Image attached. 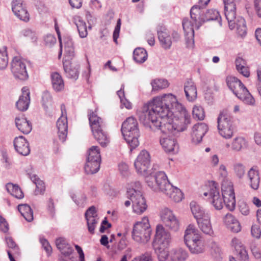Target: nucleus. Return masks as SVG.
I'll use <instances>...</instances> for the list:
<instances>
[{
    "mask_svg": "<svg viewBox=\"0 0 261 261\" xmlns=\"http://www.w3.org/2000/svg\"><path fill=\"white\" fill-rule=\"evenodd\" d=\"M149 105L160 121H162V132H183L190 123V116L187 111L172 94L155 97Z\"/></svg>",
    "mask_w": 261,
    "mask_h": 261,
    "instance_id": "obj_1",
    "label": "nucleus"
},
{
    "mask_svg": "<svg viewBox=\"0 0 261 261\" xmlns=\"http://www.w3.org/2000/svg\"><path fill=\"white\" fill-rule=\"evenodd\" d=\"M257 81L256 87L259 95L261 96V67L258 66L256 69Z\"/></svg>",
    "mask_w": 261,
    "mask_h": 261,
    "instance_id": "obj_60",
    "label": "nucleus"
},
{
    "mask_svg": "<svg viewBox=\"0 0 261 261\" xmlns=\"http://www.w3.org/2000/svg\"><path fill=\"white\" fill-rule=\"evenodd\" d=\"M51 84L53 89L57 92L64 89V83L61 75L58 72H54L51 74Z\"/></svg>",
    "mask_w": 261,
    "mask_h": 261,
    "instance_id": "obj_40",
    "label": "nucleus"
},
{
    "mask_svg": "<svg viewBox=\"0 0 261 261\" xmlns=\"http://www.w3.org/2000/svg\"><path fill=\"white\" fill-rule=\"evenodd\" d=\"M89 120L92 132L102 128H105V124L100 117L93 112L89 114ZM97 134L96 132H95Z\"/></svg>",
    "mask_w": 261,
    "mask_h": 261,
    "instance_id": "obj_29",
    "label": "nucleus"
},
{
    "mask_svg": "<svg viewBox=\"0 0 261 261\" xmlns=\"http://www.w3.org/2000/svg\"><path fill=\"white\" fill-rule=\"evenodd\" d=\"M121 130L130 151H132L139 144L138 138L140 134L137 120L133 117L127 118L122 123Z\"/></svg>",
    "mask_w": 261,
    "mask_h": 261,
    "instance_id": "obj_3",
    "label": "nucleus"
},
{
    "mask_svg": "<svg viewBox=\"0 0 261 261\" xmlns=\"http://www.w3.org/2000/svg\"><path fill=\"white\" fill-rule=\"evenodd\" d=\"M184 241L192 254L203 252L204 245L199 231L193 225H189L185 231Z\"/></svg>",
    "mask_w": 261,
    "mask_h": 261,
    "instance_id": "obj_4",
    "label": "nucleus"
},
{
    "mask_svg": "<svg viewBox=\"0 0 261 261\" xmlns=\"http://www.w3.org/2000/svg\"><path fill=\"white\" fill-rule=\"evenodd\" d=\"M30 103V92L29 88L24 87L21 89V94L16 102V107L20 111H27Z\"/></svg>",
    "mask_w": 261,
    "mask_h": 261,
    "instance_id": "obj_23",
    "label": "nucleus"
},
{
    "mask_svg": "<svg viewBox=\"0 0 261 261\" xmlns=\"http://www.w3.org/2000/svg\"><path fill=\"white\" fill-rule=\"evenodd\" d=\"M141 184L138 181L132 182L128 185L127 188V195L128 197L135 196L139 193H142Z\"/></svg>",
    "mask_w": 261,
    "mask_h": 261,
    "instance_id": "obj_44",
    "label": "nucleus"
},
{
    "mask_svg": "<svg viewBox=\"0 0 261 261\" xmlns=\"http://www.w3.org/2000/svg\"><path fill=\"white\" fill-rule=\"evenodd\" d=\"M189 256L186 250L182 248H176L171 250L168 261H186Z\"/></svg>",
    "mask_w": 261,
    "mask_h": 261,
    "instance_id": "obj_33",
    "label": "nucleus"
},
{
    "mask_svg": "<svg viewBox=\"0 0 261 261\" xmlns=\"http://www.w3.org/2000/svg\"><path fill=\"white\" fill-rule=\"evenodd\" d=\"M247 142L246 140L242 137L235 138L231 143V149L234 151H240L242 149L246 147Z\"/></svg>",
    "mask_w": 261,
    "mask_h": 261,
    "instance_id": "obj_46",
    "label": "nucleus"
},
{
    "mask_svg": "<svg viewBox=\"0 0 261 261\" xmlns=\"http://www.w3.org/2000/svg\"><path fill=\"white\" fill-rule=\"evenodd\" d=\"M64 47L65 59H72L74 56V48L72 39L69 36L63 38L62 40V47Z\"/></svg>",
    "mask_w": 261,
    "mask_h": 261,
    "instance_id": "obj_34",
    "label": "nucleus"
},
{
    "mask_svg": "<svg viewBox=\"0 0 261 261\" xmlns=\"http://www.w3.org/2000/svg\"><path fill=\"white\" fill-rule=\"evenodd\" d=\"M72 199L74 202L79 206L84 207L86 203V197L81 195L80 196H77L75 194H72Z\"/></svg>",
    "mask_w": 261,
    "mask_h": 261,
    "instance_id": "obj_56",
    "label": "nucleus"
},
{
    "mask_svg": "<svg viewBox=\"0 0 261 261\" xmlns=\"http://www.w3.org/2000/svg\"><path fill=\"white\" fill-rule=\"evenodd\" d=\"M132 201L134 213L141 214L146 210L147 205L142 193H139L135 196L128 197Z\"/></svg>",
    "mask_w": 261,
    "mask_h": 261,
    "instance_id": "obj_24",
    "label": "nucleus"
},
{
    "mask_svg": "<svg viewBox=\"0 0 261 261\" xmlns=\"http://www.w3.org/2000/svg\"><path fill=\"white\" fill-rule=\"evenodd\" d=\"M160 216L167 227L175 231L178 229L179 221L170 210L168 208H163L161 212Z\"/></svg>",
    "mask_w": 261,
    "mask_h": 261,
    "instance_id": "obj_18",
    "label": "nucleus"
},
{
    "mask_svg": "<svg viewBox=\"0 0 261 261\" xmlns=\"http://www.w3.org/2000/svg\"><path fill=\"white\" fill-rule=\"evenodd\" d=\"M152 92H157L169 86L167 80L165 79H155L151 82Z\"/></svg>",
    "mask_w": 261,
    "mask_h": 261,
    "instance_id": "obj_49",
    "label": "nucleus"
},
{
    "mask_svg": "<svg viewBox=\"0 0 261 261\" xmlns=\"http://www.w3.org/2000/svg\"><path fill=\"white\" fill-rule=\"evenodd\" d=\"M13 143L16 151L20 154L25 156L30 153L29 144L24 137H16Z\"/></svg>",
    "mask_w": 261,
    "mask_h": 261,
    "instance_id": "obj_26",
    "label": "nucleus"
},
{
    "mask_svg": "<svg viewBox=\"0 0 261 261\" xmlns=\"http://www.w3.org/2000/svg\"><path fill=\"white\" fill-rule=\"evenodd\" d=\"M31 179L36 185L35 192L36 194H43L45 189L43 181L36 175L31 176Z\"/></svg>",
    "mask_w": 261,
    "mask_h": 261,
    "instance_id": "obj_51",
    "label": "nucleus"
},
{
    "mask_svg": "<svg viewBox=\"0 0 261 261\" xmlns=\"http://www.w3.org/2000/svg\"><path fill=\"white\" fill-rule=\"evenodd\" d=\"M178 132L177 130L175 132L173 130L172 132L169 131L162 132L164 134L161 137L160 142L162 148L166 152L175 153L177 152L178 144L176 139L170 134L175 135Z\"/></svg>",
    "mask_w": 261,
    "mask_h": 261,
    "instance_id": "obj_14",
    "label": "nucleus"
},
{
    "mask_svg": "<svg viewBox=\"0 0 261 261\" xmlns=\"http://www.w3.org/2000/svg\"><path fill=\"white\" fill-rule=\"evenodd\" d=\"M217 127L221 136L226 139H230L234 129L233 118L226 111L220 112L217 118Z\"/></svg>",
    "mask_w": 261,
    "mask_h": 261,
    "instance_id": "obj_7",
    "label": "nucleus"
},
{
    "mask_svg": "<svg viewBox=\"0 0 261 261\" xmlns=\"http://www.w3.org/2000/svg\"><path fill=\"white\" fill-rule=\"evenodd\" d=\"M11 5L12 11L17 18L24 22L29 21L30 14L23 0H13Z\"/></svg>",
    "mask_w": 261,
    "mask_h": 261,
    "instance_id": "obj_19",
    "label": "nucleus"
},
{
    "mask_svg": "<svg viewBox=\"0 0 261 261\" xmlns=\"http://www.w3.org/2000/svg\"><path fill=\"white\" fill-rule=\"evenodd\" d=\"M171 240L170 233L165 230L161 225L156 227V233L153 242V246L157 244L159 246H168Z\"/></svg>",
    "mask_w": 261,
    "mask_h": 261,
    "instance_id": "obj_20",
    "label": "nucleus"
},
{
    "mask_svg": "<svg viewBox=\"0 0 261 261\" xmlns=\"http://www.w3.org/2000/svg\"><path fill=\"white\" fill-rule=\"evenodd\" d=\"M133 58L137 63H142L147 59V51L143 48L138 47L134 51Z\"/></svg>",
    "mask_w": 261,
    "mask_h": 261,
    "instance_id": "obj_47",
    "label": "nucleus"
},
{
    "mask_svg": "<svg viewBox=\"0 0 261 261\" xmlns=\"http://www.w3.org/2000/svg\"><path fill=\"white\" fill-rule=\"evenodd\" d=\"M154 251L159 261H168L170 251H169L168 246H159L154 248Z\"/></svg>",
    "mask_w": 261,
    "mask_h": 261,
    "instance_id": "obj_42",
    "label": "nucleus"
},
{
    "mask_svg": "<svg viewBox=\"0 0 261 261\" xmlns=\"http://www.w3.org/2000/svg\"><path fill=\"white\" fill-rule=\"evenodd\" d=\"M222 195L226 207L229 211H233L236 206V198L231 182L227 181L222 183Z\"/></svg>",
    "mask_w": 261,
    "mask_h": 261,
    "instance_id": "obj_13",
    "label": "nucleus"
},
{
    "mask_svg": "<svg viewBox=\"0 0 261 261\" xmlns=\"http://www.w3.org/2000/svg\"><path fill=\"white\" fill-rule=\"evenodd\" d=\"M51 101L50 95L48 93H44L42 95V105L45 110L48 109V105Z\"/></svg>",
    "mask_w": 261,
    "mask_h": 261,
    "instance_id": "obj_62",
    "label": "nucleus"
},
{
    "mask_svg": "<svg viewBox=\"0 0 261 261\" xmlns=\"http://www.w3.org/2000/svg\"><path fill=\"white\" fill-rule=\"evenodd\" d=\"M254 6L257 15L261 18V0H254Z\"/></svg>",
    "mask_w": 261,
    "mask_h": 261,
    "instance_id": "obj_64",
    "label": "nucleus"
},
{
    "mask_svg": "<svg viewBox=\"0 0 261 261\" xmlns=\"http://www.w3.org/2000/svg\"><path fill=\"white\" fill-rule=\"evenodd\" d=\"M191 18L196 24H202L210 20H214L220 18L219 13L214 9L207 10L205 12L204 9H200L198 6H193L190 10Z\"/></svg>",
    "mask_w": 261,
    "mask_h": 261,
    "instance_id": "obj_10",
    "label": "nucleus"
},
{
    "mask_svg": "<svg viewBox=\"0 0 261 261\" xmlns=\"http://www.w3.org/2000/svg\"><path fill=\"white\" fill-rule=\"evenodd\" d=\"M224 14L231 30L237 28L238 34L243 36L246 34V25L245 19L242 17H237L236 3L223 2Z\"/></svg>",
    "mask_w": 261,
    "mask_h": 261,
    "instance_id": "obj_2",
    "label": "nucleus"
},
{
    "mask_svg": "<svg viewBox=\"0 0 261 261\" xmlns=\"http://www.w3.org/2000/svg\"><path fill=\"white\" fill-rule=\"evenodd\" d=\"M203 195L209 196V200L216 210H220L223 208L224 201L222 194H220L218 184L217 182L214 181H211L209 184L208 192H204Z\"/></svg>",
    "mask_w": 261,
    "mask_h": 261,
    "instance_id": "obj_11",
    "label": "nucleus"
},
{
    "mask_svg": "<svg viewBox=\"0 0 261 261\" xmlns=\"http://www.w3.org/2000/svg\"><path fill=\"white\" fill-rule=\"evenodd\" d=\"M132 261H152L151 253L146 252L141 255L134 258Z\"/></svg>",
    "mask_w": 261,
    "mask_h": 261,
    "instance_id": "obj_57",
    "label": "nucleus"
},
{
    "mask_svg": "<svg viewBox=\"0 0 261 261\" xmlns=\"http://www.w3.org/2000/svg\"><path fill=\"white\" fill-rule=\"evenodd\" d=\"M15 123L18 130L24 134H28L32 130V123L24 117L16 118Z\"/></svg>",
    "mask_w": 261,
    "mask_h": 261,
    "instance_id": "obj_37",
    "label": "nucleus"
},
{
    "mask_svg": "<svg viewBox=\"0 0 261 261\" xmlns=\"http://www.w3.org/2000/svg\"><path fill=\"white\" fill-rule=\"evenodd\" d=\"M150 165V155L146 150L140 151L134 162V166L138 174L143 176L148 175Z\"/></svg>",
    "mask_w": 261,
    "mask_h": 261,
    "instance_id": "obj_12",
    "label": "nucleus"
},
{
    "mask_svg": "<svg viewBox=\"0 0 261 261\" xmlns=\"http://www.w3.org/2000/svg\"><path fill=\"white\" fill-rule=\"evenodd\" d=\"M224 222L227 227L234 232H239L241 226L237 218L231 214H227L224 218Z\"/></svg>",
    "mask_w": 261,
    "mask_h": 261,
    "instance_id": "obj_30",
    "label": "nucleus"
},
{
    "mask_svg": "<svg viewBox=\"0 0 261 261\" xmlns=\"http://www.w3.org/2000/svg\"><path fill=\"white\" fill-rule=\"evenodd\" d=\"M190 208L191 212L196 221L209 215V214L205 212V210L195 201H192L190 203Z\"/></svg>",
    "mask_w": 261,
    "mask_h": 261,
    "instance_id": "obj_36",
    "label": "nucleus"
},
{
    "mask_svg": "<svg viewBox=\"0 0 261 261\" xmlns=\"http://www.w3.org/2000/svg\"><path fill=\"white\" fill-rule=\"evenodd\" d=\"M18 210L27 221L31 222L33 220V211L28 204H19Z\"/></svg>",
    "mask_w": 261,
    "mask_h": 261,
    "instance_id": "obj_43",
    "label": "nucleus"
},
{
    "mask_svg": "<svg viewBox=\"0 0 261 261\" xmlns=\"http://www.w3.org/2000/svg\"><path fill=\"white\" fill-rule=\"evenodd\" d=\"M119 171L123 176H127L129 174L128 166L125 163L122 162L119 164Z\"/></svg>",
    "mask_w": 261,
    "mask_h": 261,
    "instance_id": "obj_61",
    "label": "nucleus"
},
{
    "mask_svg": "<svg viewBox=\"0 0 261 261\" xmlns=\"http://www.w3.org/2000/svg\"><path fill=\"white\" fill-rule=\"evenodd\" d=\"M158 38L164 48L169 49L172 45L171 37L166 30L158 31Z\"/></svg>",
    "mask_w": 261,
    "mask_h": 261,
    "instance_id": "obj_39",
    "label": "nucleus"
},
{
    "mask_svg": "<svg viewBox=\"0 0 261 261\" xmlns=\"http://www.w3.org/2000/svg\"><path fill=\"white\" fill-rule=\"evenodd\" d=\"M87 160L101 161L100 150L98 146H92L89 149Z\"/></svg>",
    "mask_w": 261,
    "mask_h": 261,
    "instance_id": "obj_50",
    "label": "nucleus"
},
{
    "mask_svg": "<svg viewBox=\"0 0 261 261\" xmlns=\"http://www.w3.org/2000/svg\"><path fill=\"white\" fill-rule=\"evenodd\" d=\"M190 20L188 18H185L182 20V27L185 32L186 40L187 45L188 47H192L194 45V27L195 26L197 29L202 24H196L195 23L194 20L191 18Z\"/></svg>",
    "mask_w": 261,
    "mask_h": 261,
    "instance_id": "obj_17",
    "label": "nucleus"
},
{
    "mask_svg": "<svg viewBox=\"0 0 261 261\" xmlns=\"http://www.w3.org/2000/svg\"><path fill=\"white\" fill-rule=\"evenodd\" d=\"M56 245L61 253L65 256H69L73 251L72 248L64 238L60 237L57 239Z\"/></svg>",
    "mask_w": 261,
    "mask_h": 261,
    "instance_id": "obj_32",
    "label": "nucleus"
},
{
    "mask_svg": "<svg viewBox=\"0 0 261 261\" xmlns=\"http://www.w3.org/2000/svg\"><path fill=\"white\" fill-rule=\"evenodd\" d=\"M11 69L15 78L20 80H27L28 74L26 68L25 61L18 57H15L12 62Z\"/></svg>",
    "mask_w": 261,
    "mask_h": 261,
    "instance_id": "obj_15",
    "label": "nucleus"
},
{
    "mask_svg": "<svg viewBox=\"0 0 261 261\" xmlns=\"http://www.w3.org/2000/svg\"><path fill=\"white\" fill-rule=\"evenodd\" d=\"M233 170L235 175L240 179H242L245 173V167L241 163H236L233 165Z\"/></svg>",
    "mask_w": 261,
    "mask_h": 261,
    "instance_id": "obj_52",
    "label": "nucleus"
},
{
    "mask_svg": "<svg viewBox=\"0 0 261 261\" xmlns=\"http://www.w3.org/2000/svg\"><path fill=\"white\" fill-rule=\"evenodd\" d=\"M23 35L30 38L32 42H35L37 40V37L35 32L33 31L31 29H27L22 31Z\"/></svg>",
    "mask_w": 261,
    "mask_h": 261,
    "instance_id": "obj_59",
    "label": "nucleus"
},
{
    "mask_svg": "<svg viewBox=\"0 0 261 261\" xmlns=\"http://www.w3.org/2000/svg\"><path fill=\"white\" fill-rule=\"evenodd\" d=\"M72 59H64L63 67L66 76L68 78L76 80L78 78L79 65L71 61Z\"/></svg>",
    "mask_w": 261,
    "mask_h": 261,
    "instance_id": "obj_25",
    "label": "nucleus"
},
{
    "mask_svg": "<svg viewBox=\"0 0 261 261\" xmlns=\"http://www.w3.org/2000/svg\"><path fill=\"white\" fill-rule=\"evenodd\" d=\"M166 186V189L163 192L174 202H180L183 197V194L180 190L171 184H167Z\"/></svg>",
    "mask_w": 261,
    "mask_h": 261,
    "instance_id": "obj_27",
    "label": "nucleus"
},
{
    "mask_svg": "<svg viewBox=\"0 0 261 261\" xmlns=\"http://www.w3.org/2000/svg\"><path fill=\"white\" fill-rule=\"evenodd\" d=\"M6 188L11 195L16 198L21 199L24 197L22 191L17 185L12 183H8L6 185Z\"/></svg>",
    "mask_w": 261,
    "mask_h": 261,
    "instance_id": "obj_45",
    "label": "nucleus"
},
{
    "mask_svg": "<svg viewBox=\"0 0 261 261\" xmlns=\"http://www.w3.org/2000/svg\"><path fill=\"white\" fill-rule=\"evenodd\" d=\"M6 242L7 244V246L9 248L8 250H11V252L14 254H18L19 253L18 247L12 238H7Z\"/></svg>",
    "mask_w": 261,
    "mask_h": 261,
    "instance_id": "obj_54",
    "label": "nucleus"
},
{
    "mask_svg": "<svg viewBox=\"0 0 261 261\" xmlns=\"http://www.w3.org/2000/svg\"><path fill=\"white\" fill-rule=\"evenodd\" d=\"M192 114L193 118L197 120H202L205 117L204 110L200 106H195L193 108Z\"/></svg>",
    "mask_w": 261,
    "mask_h": 261,
    "instance_id": "obj_53",
    "label": "nucleus"
},
{
    "mask_svg": "<svg viewBox=\"0 0 261 261\" xmlns=\"http://www.w3.org/2000/svg\"><path fill=\"white\" fill-rule=\"evenodd\" d=\"M208 129L207 125L204 123H198L195 124L191 133L192 142L195 144L201 142Z\"/></svg>",
    "mask_w": 261,
    "mask_h": 261,
    "instance_id": "obj_21",
    "label": "nucleus"
},
{
    "mask_svg": "<svg viewBox=\"0 0 261 261\" xmlns=\"http://www.w3.org/2000/svg\"><path fill=\"white\" fill-rule=\"evenodd\" d=\"M138 115L140 121L145 126H149L152 129H158L161 130L162 121L158 119L149 105H144Z\"/></svg>",
    "mask_w": 261,
    "mask_h": 261,
    "instance_id": "obj_9",
    "label": "nucleus"
},
{
    "mask_svg": "<svg viewBox=\"0 0 261 261\" xmlns=\"http://www.w3.org/2000/svg\"><path fill=\"white\" fill-rule=\"evenodd\" d=\"M247 177L250 187L253 190H257L260 182L258 171L254 167H252L248 171Z\"/></svg>",
    "mask_w": 261,
    "mask_h": 261,
    "instance_id": "obj_28",
    "label": "nucleus"
},
{
    "mask_svg": "<svg viewBox=\"0 0 261 261\" xmlns=\"http://www.w3.org/2000/svg\"><path fill=\"white\" fill-rule=\"evenodd\" d=\"M8 58L5 50H0V69H5L8 65Z\"/></svg>",
    "mask_w": 261,
    "mask_h": 261,
    "instance_id": "obj_55",
    "label": "nucleus"
},
{
    "mask_svg": "<svg viewBox=\"0 0 261 261\" xmlns=\"http://www.w3.org/2000/svg\"><path fill=\"white\" fill-rule=\"evenodd\" d=\"M200 229L205 234L212 236L214 233L210 215L197 221Z\"/></svg>",
    "mask_w": 261,
    "mask_h": 261,
    "instance_id": "obj_35",
    "label": "nucleus"
},
{
    "mask_svg": "<svg viewBox=\"0 0 261 261\" xmlns=\"http://www.w3.org/2000/svg\"><path fill=\"white\" fill-rule=\"evenodd\" d=\"M251 235L253 237L259 239L261 236V229L259 225L253 224L251 229Z\"/></svg>",
    "mask_w": 261,
    "mask_h": 261,
    "instance_id": "obj_58",
    "label": "nucleus"
},
{
    "mask_svg": "<svg viewBox=\"0 0 261 261\" xmlns=\"http://www.w3.org/2000/svg\"><path fill=\"white\" fill-rule=\"evenodd\" d=\"M184 91L187 99L189 101H193L197 98V88L192 80L187 81L184 86Z\"/></svg>",
    "mask_w": 261,
    "mask_h": 261,
    "instance_id": "obj_31",
    "label": "nucleus"
},
{
    "mask_svg": "<svg viewBox=\"0 0 261 261\" xmlns=\"http://www.w3.org/2000/svg\"><path fill=\"white\" fill-rule=\"evenodd\" d=\"M95 132L97 134L95 133V131L92 132L94 138L101 146L105 147L107 146L110 142V138L105 128L96 130Z\"/></svg>",
    "mask_w": 261,
    "mask_h": 261,
    "instance_id": "obj_38",
    "label": "nucleus"
},
{
    "mask_svg": "<svg viewBox=\"0 0 261 261\" xmlns=\"http://www.w3.org/2000/svg\"><path fill=\"white\" fill-rule=\"evenodd\" d=\"M231 244L234 248L236 251L244 247L241 241L237 238H234L232 239Z\"/></svg>",
    "mask_w": 261,
    "mask_h": 261,
    "instance_id": "obj_63",
    "label": "nucleus"
},
{
    "mask_svg": "<svg viewBox=\"0 0 261 261\" xmlns=\"http://www.w3.org/2000/svg\"><path fill=\"white\" fill-rule=\"evenodd\" d=\"M101 161L87 160L85 171L87 174H93L98 171Z\"/></svg>",
    "mask_w": 261,
    "mask_h": 261,
    "instance_id": "obj_41",
    "label": "nucleus"
},
{
    "mask_svg": "<svg viewBox=\"0 0 261 261\" xmlns=\"http://www.w3.org/2000/svg\"><path fill=\"white\" fill-rule=\"evenodd\" d=\"M151 230L148 219L143 218L141 221L137 222L134 226L132 238L139 244H146L150 239Z\"/></svg>",
    "mask_w": 261,
    "mask_h": 261,
    "instance_id": "obj_6",
    "label": "nucleus"
},
{
    "mask_svg": "<svg viewBox=\"0 0 261 261\" xmlns=\"http://www.w3.org/2000/svg\"><path fill=\"white\" fill-rule=\"evenodd\" d=\"M61 115L57 122L58 134L59 139L62 142L66 140L68 132V123L66 107L65 105H61Z\"/></svg>",
    "mask_w": 261,
    "mask_h": 261,
    "instance_id": "obj_16",
    "label": "nucleus"
},
{
    "mask_svg": "<svg viewBox=\"0 0 261 261\" xmlns=\"http://www.w3.org/2000/svg\"><path fill=\"white\" fill-rule=\"evenodd\" d=\"M74 23L77 27L79 35L81 38H85L88 35L87 28L85 22L81 17L74 18Z\"/></svg>",
    "mask_w": 261,
    "mask_h": 261,
    "instance_id": "obj_48",
    "label": "nucleus"
},
{
    "mask_svg": "<svg viewBox=\"0 0 261 261\" xmlns=\"http://www.w3.org/2000/svg\"><path fill=\"white\" fill-rule=\"evenodd\" d=\"M85 216L87 221L88 231L90 233L93 234L98 221L96 208L94 206L90 207L86 211Z\"/></svg>",
    "mask_w": 261,
    "mask_h": 261,
    "instance_id": "obj_22",
    "label": "nucleus"
},
{
    "mask_svg": "<svg viewBox=\"0 0 261 261\" xmlns=\"http://www.w3.org/2000/svg\"><path fill=\"white\" fill-rule=\"evenodd\" d=\"M148 186L154 191L163 192L166 189L167 184H171L167 179L164 172H148V175L144 176Z\"/></svg>",
    "mask_w": 261,
    "mask_h": 261,
    "instance_id": "obj_8",
    "label": "nucleus"
},
{
    "mask_svg": "<svg viewBox=\"0 0 261 261\" xmlns=\"http://www.w3.org/2000/svg\"><path fill=\"white\" fill-rule=\"evenodd\" d=\"M226 83L229 88L245 104L254 106V98L240 80L230 76L226 78Z\"/></svg>",
    "mask_w": 261,
    "mask_h": 261,
    "instance_id": "obj_5",
    "label": "nucleus"
}]
</instances>
